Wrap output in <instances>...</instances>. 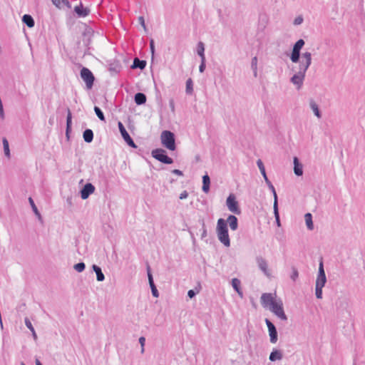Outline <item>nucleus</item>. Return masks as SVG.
I'll list each match as a JSON object with an SVG mask.
<instances>
[{"mask_svg": "<svg viewBox=\"0 0 365 365\" xmlns=\"http://www.w3.org/2000/svg\"><path fill=\"white\" fill-rule=\"evenodd\" d=\"M299 277V272L297 269L294 267L292 268V273L290 276L291 279L294 282Z\"/></svg>", "mask_w": 365, "mask_h": 365, "instance_id": "obj_45", "label": "nucleus"}, {"mask_svg": "<svg viewBox=\"0 0 365 365\" xmlns=\"http://www.w3.org/2000/svg\"><path fill=\"white\" fill-rule=\"evenodd\" d=\"M186 93L192 94L193 92V83L191 78H188L186 81Z\"/></svg>", "mask_w": 365, "mask_h": 365, "instance_id": "obj_37", "label": "nucleus"}, {"mask_svg": "<svg viewBox=\"0 0 365 365\" xmlns=\"http://www.w3.org/2000/svg\"><path fill=\"white\" fill-rule=\"evenodd\" d=\"M151 155L153 158L164 164H172L173 160L167 155V152L163 148H156L152 150Z\"/></svg>", "mask_w": 365, "mask_h": 365, "instance_id": "obj_3", "label": "nucleus"}, {"mask_svg": "<svg viewBox=\"0 0 365 365\" xmlns=\"http://www.w3.org/2000/svg\"><path fill=\"white\" fill-rule=\"evenodd\" d=\"M299 69L297 72H302L305 75L308 68L312 63V54L310 52H304L302 55V60L299 61Z\"/></svg>", "mask_w": 365, "mask_h": 365, "instance_id": "obj_6", "label": "nucleus"}, {"mask_svg": "<svg viewBox=\"0 0 365 365\" xmlns=\"http://www.w3.org/2000/svg\"><path fill=\"white\" fill-rule=\"evenodd\" d=\"M327 282L326 275H317L316 279V286L324 287Z\"/></svg>", "mask_w": 365, "mask_h": 365, "instance_id": "obj_34", "label": "nucleus"}, {"mask_svg": "<svg viewBox=\"0 0 365 365\" xmlns=\"http://www.w3.org/2000/svg\"><path fill=\"white\" fill-rule=\"evenodd\" d=\"M66 202L69 205H72V197H68L66 200Z\"/></svg>", "mask_w": 365, "mask_h": 365, "instance_id": "obj_61", "label": "nucleus"}, {"mask_svg": "<svg viewBox=\"0 0 365 365\" xmlns=\"http://www.w3.org/2000/svg\"><path fill=\"white\" fill-rule=\"evenodd\" d=\"M216 232L220 242L222 243L225 247H230V240L228 234L227 225L224 219H218L216 227Z\"/></svg>", "mask_w": 365, "mask_h": 365, "instance_id": "obj_1", "label": "nucleus"}, {"mask_svg": "<svg viewBox=\"0 0 365 365\" xmlns=\"http://www.w3.org/2000/svg\"><path fill=\"white\" fill-rule=\"evenodd\" d=\"M251 68L253 71V74L255 77L257 76V57L255 56L252 58L251 61Z\"/></svg>", "mask_w": 365, "mask_h": 365, "instance_id": "obj_36", "label": "nucleus"}, {"mask_svg": "<svg viewBox=\"0 0 365 365\" xmlns=\"http://www.w3.org/2000/svg\"><path fill=\"white\" fill-rule=\"evenodd\" d=\"M188 196V192L186 191V190H184L183 192H182L179 196V198L180 200H184L185 198H187Z\"/></svg>", "mask_w": 365, "mask_h": 365, "instance_id": "obj_54", "label": "nucleus"}, {"mask_svg": "<svg viewBox=\"0 0 365 365\" xmlns=\"http://www.w3.org/2000/svg\"><path fill=\"white\" fill-rule=\"evenodd\" d=\"M31 332H32L33 337L36 339L37 338V335L35 331V329H34V331H31Z\"/></svg>", "mask_w": 365, "mask_h": 365, "instance_id": "obj_63", "label": "nucleus"}, {"mask_svg": "<svg viewBox=\"0 0 365 365\" xmlns=\"http://www.w3.org/2000/svg\"><path fill=\"white\" fill-rule=\"evenodd\" d=\"M272 193H273V196H274L273 210H277V209H279L278 208V197H277L276 190H274V192H272Z\"/></svg>", "mask_w": 365, "mask_h": 365, "instance_id": "obj_42", "label": "nucleus"}, {"mask_svg": "<svg viewBox=\"0 0 365 365\" xmlns=\"http://www.w3.org/2000/svg\"><path fill=\"white\" fill-rule=\"evenodd\" d=\"M294 173L297 176H301L303 174L302 165L297 157L294 158Z\"/></svg>", "mask_w": 365, "mask_h": 365, "instance_id": "obj_18", "label": "nucleus"}, {"mask_svg": "<svg viewBox=\"0 0 365 365\" xmlns=\"http://www.w3.org/2000/svg\"><path fill=\"white\" fill-rule=\"evenodd\" d=\"M61 4H63L66 5V6H67L68 7L71 6H70V3H69V1L68 0H61Z\"/></svg>", "mask_w": 365, "mask_h": 365, "instance_id": "obj_60", "label": "nucleus"}, {"mask_svg": "<svg viewBox=\"0 0 365 365\" xmlns=\"http://www.w3.org/2000/svg\"><path fill=\"white\" fill-rule=\"evenodd\" d=\"M210 178L207 174L202 176V190L204 192L207 193L210 191Z\"/></svg>", "mask_w": 365, "mask_h": 365, "instance_id": "obj_22", "label": "nucleus"}, {"mask_svg": "<svg viewBox=\"0 0 365 365\" xmlns=\"http://www.w3.org/2000/svg\"><path fill=\"white\" fill-rule=\"evenodd\" d=\"M24 322H25V325L26 326V327L31 331H34V327L31 322V321L29 320V318L26 317L25 319H24Z\"/></svg>", "mask_w": 365, "mask_h": 365, "instance_id": "obj_43", "label": "nucleus"}, {"mask_svg": "<svg viewBox=\"0 0 365 365\" xmlns=\"http://www.w3.org/2000/svg\"><path fill=\"white\" fill-rule=\"evenodd\" d=\"M95 191V187L93 184L88 182L81 190V197L86 200Z\"/></svg>", "mask_w": 365, "mask_h": 365, "instance_id": "obj_11", "label": "nucleus"}, {"mask_svg": "<svg viewBox=\"0 0 365 365\" xmlns=\"http://www.w3.org/2000/svg\"><path fill=\"white\" fill-rule=\"evenodd\" d=\"M53 4L58 8L61 7V0H51Z\"/></svg>", "mask_w": 365, "mask_h": 365, "instance_id": "obj_58", "label": "nucleus"}, {"mask_svg": "<svg viewBox=\"0 0 365 365\" xmlns=\"http://www.w3.org/2000/svg\"><path fill=\"white\" fill-rule=\"evenodd\" d=\"M283 358L282 352L278 349H273L269 354V359L271 361L281 360Z\"/></svg>", "mask_w": 365, "mask_h": 365, "instance_id": "obj_21", "label": "nucleus"}, {"mask_svg": "<svg viewBox=\"0 0 365 365\" xmlns=\"http://www.w3.org/2000/svg\"><path fill=\"white\" fill-rule=\"evenodd\" d=\"M205 67H206L205 59H201V63L199 66V71L200 73H203L205 70Z\"/></svg>", "mask_w": 365, "mask_h": 365, "instance_id": "obj_48", "label": "nucleus"}, {"mask_svg": "<svg viewBox=\"0 0 365 365\" xmlns=\"http://www.w3.org/2000/svg\"><path fill=\"white\" fill-rule=\"evenodd\" d=\"M305 75L302 72H297L292 78L291 82L297 86V89H300L303 85Z\"/></svg>", "mask_w": 365, "mask_h": 365, "instance_id": "obj_12", "label": "nucleus"}, {"mask_svg": "<svg viewBox=\"0 0 365 365\" xmlns=\"http://www.w3.org/2000/svg\"><path fill=\"white\" fill-rule=\"evenodd\" d=\"M172 173H173V174L178 175H179V176H182V175H183V173H182L181 170H178V169H174V170H172Z\"/></svg>", "mask_w": 365, "mask_h": 365, "instance_id": "obj_57", "label": "nucleus"}, {"mask_svg": "<svg viewBox=\"0 0 365 365\" xmlns=\"http://www.w3.org/2000/svg\"><path fill=\"white\" fill-rule=\"evenodd\" d=\"M0 117L2 119L4 118L3 104H0Z\"/></svg>", "mask_w": 365, "mask_h": 365, "instance_id": "obj_59", "label": "nucleus"}, {"mask_svg": "<svg viewBox=\"0 0 365 365\" xmlns=\"http://www.w3.org/2000/svg\"><path fill=\"white\" fill-rule=\"evenodd\" d=\"M269 335L270 337V342L272 344H275L277 341V331L276 327L274 329H270L268 331Z\"/></svg>", "mask_w": 365, "mask_h": 365, "instance_id": "obj_33", "label": "nucleus"}, {"mask_svg": "<svg viewBox=\"0 0 365 365\" xmlns=\"http://www.w3.org/2000/svg\"><path fill=\"white\" fill-rule=\"evenodd\" d=\"M121 65L118 62H113L109 65L108 70L112 73H118L120 71Z\"/></svg>", "mask_w": 365, "mask_h": 365, "instance_id": "obj_28", "label": "nucleus"}, {"mask_svg": "<svg viewBox=\"0 0 365 365\" xmlns=\"http://www.w3.org/2000/svg\"><path fill=\"white\" fill-rule=\"evenodd\" d=\"M241 282L237 278H233L232 279V286L233 289L237 292L238 295L242 298L243 292L240 288Z\"/></svg>", "mask_w": 365, "mask_h": 365, "instance_id": "obj_19", "label": "nucleus"}, {"mask_svg": "<svg viewBox=\"0 0 365 365\" xmlns=\"http://www.w3.org/2000/svg\"><path fill=\"white\" fill-rule=\"evenodd\" d=\"M92 268H93V270L96 274L97 280L98 282H103L105 279V276L101 270V268L96 264H93L92 266Z\"/></svg>", "mask_w": 365, "mask_h": 365, "instance_id": "obj_24", "label": "nucleus"}, {"mask_svg": "<svg viewBox=\"0 0 365 365\" xmlns=\"http://www.w3.org/2000/svg\"><path fill=\"white\" fill-rule=\"evenodd\" d=\"M74 11L78 17H86L89 14L90 9L88 8H84L82 3H81L79 6H76L74 8Z\"/></svg>", "mask_w": 365, "mask_h": 365, "instance_id": "obj_14", "label": "nucleus"}, {"mask_svg": "<svg viewBox=\"0 0 365 365\" xmlns=\"http://www.w3.org/2000/svg\"><path fill=\"white\" fill-rule=\"evenodd\" d=\"M197 54L200 56L201 59H205V53H204L205 52V46H204V43L201 41H200L197 43Z\"/></svg>", "mask_w": 365, "mask_h": 365, "instance_id": "obj_32", "label": "nucleus"}, {"mask_svg": "<svg viewBox=\"0 0 365 365\" xmlns=\"http://www.w3.org/2000/svg\"><path fill=\"white\" fill-rule=\"evenodd\" d=\"M269 310L274 313L278 318L283 321L287 320V317L284 313L283 303L281 299L276 301L270 307Z\"/></svg>", "mask_w": 365, "mask_h": 365, "instance_id": "obj_5", "label": "nucleus"}, {"mask_svg": "<svg viewBox=\"0 0 365 365\" xmlns=\"http://www.w3.org/2000/svg\"><path fill=\"white\" fill-rule=\"evenodd\" d=\"M22 21L29 28L34 27L35 24L33 17L29 14H24L22 17Z\"/></svg>", "mask_w": 365, "mask_h": 365, "instance_id": "obj_26", "label": "nucleus"}, {"mask_svg": "<svg viewBox=\"0 0 365 365\" xmlns=\"http://www.w3.org/2000/svg\"><path fill=\"white\" fill-rule=\"evenodd\" d=\"M169 106L171 109V110L173 112L175 110V103L173 99H170L169 101Z\"/></svg>", "mask_w": 365, "mask_h": 365, "instance_id": "obj_56", "label": "nucleus"}, {"mask_svg": "<svg viewBox=\"0 0 365 365\" xmlns=\"http://www.w3.org/2000/svg\"><path fill=\"white\" fill-rule=\"evenodd\" d=\"M118 127L119 129V131L122 135V138L125 141V143L131 148H136L137 145L132 139V138L130 136L129 133L127 132L125 128L124 127L123 124L119 121L118 123Z\"/></svg>", "mask_w": 365, "mask_h": 365, "instance_id": "obj_8", "label": "nucleus"}, {"mask_svg": "<svg viewBox=\"0 0 365 365\" xmlns=\"http://www.w3.org/2000/svg\"><path fill=\"white\" fill-rule=\"evenodd\" d=\"M2 143H3L4 155L6 157H7L9 159L11 158V153H10L9 142L6 138H4L2 140Z\"/></svg>", "mask_w": 365, "mask_h": 365, "instance_id": "obj_30", "label": "nucleus"}, {"mask_svg": "<svg viewBox=\"0 0 365 365\" xmlns=\"http://www.w3.org/2000/svg\"><path fill=\"white\" fill-rule=\"evenodd\" d=\"M264 181L272 192H274L275 188L271 181L268 178L264 179Z\"/></svg>", "mask_w": 365, "mask_h": 365, "instance_id": "obj_46", "label": "nucleus"}, {"mask_svg": "<svg viewBox=\"0 0 365 365\" xmlns=\"http://www.w3.org/2000/svg\"><path fill=\"white\" fill-rule=\"evenodd\" d=\"M257 165L259 168L260 173H261L262 175L263 176L264 179L268 178L267 176L266 171H265L264 165L260 159H259L257 161Z\"/></svg>", "mask_w": 365, "mask_h": 365, "instance_id": "obj_35", "label": "nucleus"}, {"mask_svg": "<svg viewBox=\"0 0 365 365\" xmlns=\"http://www.w3.org/2000/svg\"><path fill=\"white\" fill-rule=\"evenodd\" d=\"M265 323L267 326L268 331L275 328L274 324L268 319H265Z\"/></svg>", "mask_w": 365, "mask_h": 365, "instance_id": "obj_49", "label": "nucleus"}, {"mask_svg": "<svg viewBox=\"0 0 365 365\" xmlns=\"http://www.w3.org/2000/svg\"><path fill=\"white\" fill-rule=\"evenodd\" d=\"M35 363H36V365H43L41 364V362L38 359H36Z\"/></svg>", "mask_w": 365, "mask_h": 365, "instance_id": "obj_62", "label": "nucleus"}, {"mask_svg": "<svg viewBox=\"0 0 365 365\" xmlns=\"http://www.w3.org/2000/svg\"><path fill=\"white\" fill-rule=\"evenodd\" d=\"M94 111L96 114V115L98 116V118L102 120V121H106V118H105V116H104V114L103 113V111L101 110V109L98 107V106H95L94 107Z\"/></svg>", "mask_w": 365, "mask_h": 365, "instance_id": "obj_38", "label": "nucleus"}, {"mask_svg": "<svg viewBox=\"0 0 365 365\" xmlns=\"http://www.w3.org/2000/svg\"><path fill=\"white\" fill-rule=\"evenodd\" d=\"M146 66V61L144 60H140L138 58H135L133 62V64L131 66V68L135 69V68H140V70H143Z\"/></svg>", "mask_w": 365, "mask_h": 365, "instance_id": "obj_20", "label": "nucleus"}, {"mask_svg": "<svg viewBox=\"0 0 365 365\" xmlns=\"http://www.w3.org/2000/svg\"><path fill=\"white\" fill-rule=\"evenodd\" d=\"M226 204L228 207V210L236 214L240 215L241 213V210L239 207L238 202L236 200V198L234 195L231 194L228 196L226 200Z\"/></svg>", "mask_w": 365, "mask_h": 365, "instance_id": "obj_9", "label": "nucleus"}, {"mask_svg": "<svg viewBox=\"0 0 365 365\" xmlns=\"http://www.w3.org/2000/svg\"><path fill=\"white\" fill-rule=\"evenodd\" d=\"M29 203L31 205V207L32 208V210L34 211V212L35 213V215H36V217H38V219L40 220V221H42V217H41V213L39 212L37 207L36 206L35 203H34V201L33 200V199L31 197H29Z\"/></svg>", "mask_w": 365, "mask_h": 365, "instance_id": "obj_31", "label": "nucleus"}, {"mask_svg": "<svg viewBox=\"0 0 365 365\" xmlns=\"http://www.w3.org/2000/svg\"><path fill=\"white\" fill-rule=\"evenodd\" d=\"M324 287H320V286H316L315 287V294H316V297L317 299H322V288Z\"/></svg>", "mask_w": 365, "mask_h": 365, "instance_id": "obj_40", "label": "nucleus"}, {"mask_svg": "<svg viewBox=\"0 0 365 365\" xmlns=\"http://www.w3.org/2000/svg\"><path fill=\"white\" fill-rule=\"evenodd\" d=\"M229 224L230 229L233 231L237 230L238 228V220L237 217L232 215H230L225 220Z\"/></svg>", "mask_w": 365, "mask_h": 365, "instance_id": "obj_16", "label": "nucleus"}, {"mask_svg": "<svg viewBox=\"0 0 365 365\" xmlns=\"http://www.w3.org/2000/svg\"><path fill=\"white\" fill-rule=\"evenodd\" d=\"M146 100V96L143 93H137L134 96L135 103L138 106L145 104Z\"/></svg>", "mask_w": 365, "mask_h": 365, "instance_id": "obj_23", "label": "nucleus"}, {"mask_svg": "<svg viewBox=\"0 0 365 365\" xmlns=\"http://www.w3.org/2000/svg\"><path fill=\"white\" fill-rule=\"evenodd\" d=\"M21 365H26V364L24 362H21Z\"/></svg>", "mask_w": 365, "mask_h": 365, "instance_id": "obj_64", "label": "nucleus"}, {"mask_svg": "<svg viewBox=\"0 0 365 365\" xmlns=\"http://www.w3.org/2000/svg\"><path fill=\"white\" fill-rule=\"evenodd\" d=\"M73 268L76 272H82L86 268V264L84 262H78L74 265Z\"/></svg>", "mask_w": 365, "mask_h": 365, "instance_id": "obj_39", "label": "nucleus"}, {"mask_svg": "<svg viewBox=\"0 0 365 365\" xmlns=\"http://www.w3.org/2000/svg\"><path fill=\"white\" fill-rule=\"evenodd\" d=\"M162 145L170 150L176 149L175 134L170 130H163L160 135Z\"/></svg>", "mask_w": 365, "mask_h": 365, "instance_id": "obj_2", "label": "nucleus"}, {"mask_svg": "<svg viewBox=\"0 0 365 365\" xmlns=\"http://www.w3.org/2000/svg\"><path fill=\"white\" fill-rule=\"evenodd\" d=\"M80 75L83 81L86 83V88L91 89L95 81L93 73L88 68L83 67L81 70Z\"/></svg>", "mask_w": 365, "mask_h": 365, "instance_id": "obj_4", "label": "nucleus"}, {"mask_svg": "<svg viewBox=\"0 0 365 365\" xmlns=\"http://www.w3.org/2000/svg\"><path fill=\"white\" fill-rule=\"evenodd\" d=\"M83 138L85 142L91 143L93 139V132L91 129H86L83 133Z\"/></svg>", "mask_w": 365, "mask_h": 365, "instance_id": "obj_27", "label": "nucleus"}, {"mask_svg": "<svg viewBox=\"0 0 365 365\" xmlns=\"http://www.w3.org/2000/svg\"><path fill=\"white\" fill-rule=\"evenodd\" d=\"M199 292V290L197 289V291H195L194 289H190L188 292H187V296L192 299V297H194L197 293Z\"/></svg>", "mask_w": 365, "mask_h": 365, "instance_id": "obj_51", "label": "nucleus"}, {"mask_svg": "<svg viewBox=\"0 0 365 365\" xmlns=\"http://www.w3.org/2000/svg\"><path fill=\"white\" fill-rule=\"evenodd\" d=\"M139 343L141 346V353H143L144 352V346H145V338L144 336H140L139 338Z\"/></svg>", "mask_w": 365, "mask_h": 365, "instance_id": "obj_47", "label": "nucleus"}, {"mask_svg": "<svg viewBox=\"0 0 365 365\" xmlns=\"http://www.w3.org/2000/svg\"><path fill=\"white\" fill-rule=\"evenodd\" d=\"M305 42L303 39H299L293 46V49L290 55V60L293 63H297L300 58V51L304 46Z\"/></svg>", "mask_w": 365, "mask_h": 365, "instance_id": "obj_7", "label": "nucleus"}, {"mask_svg": "<svg viewBox=\"0 0 365 365\" xmlns=\"http://www.w3.org/2000/svg\"><path fill=\"white\" fill-rule=\"evenodd\" d=\"M138 22L143 27L144 30L146 31V26L145 24V19L143 16L138 17Z\"/></svg>", "mask_w": 365, "mask_h": 365, "instance_id": "obj_53", "label": "nucleus"}, {"mask_svg": "<svg viewBox=\"0 0 365 365\" xmlns=\"http://www.w3.org/2000/svg\"><path fill=\"white\" fill-rule=\"evenodd\" d=\"M71 124H72V114L71 110L67 108V117H66V135L67 138H69V133L71 130Z\"/></svg>", "mask_w": 365, "mask_h": 365, "instance_id": "obj_17", "label": "nucleus"}, {"mask_svg": "<svg viewBox=\"0 0 365 365\" xmlns=\"http://www.w3.org/2000/svg\"><path fill=\"white\" fill-rule=\"evenodd\" d=\"M317 275H326L324 269V264L322 260L320 261L319 264V271Z\"/></svg>", "mask_w": 365, "mask_h": 365, "instance_id": "obj_44", "label": "nucleus"}, {"mask_svg": "<svg viewBox=\"0 0 365 365\" xmlns=\"http://www.w3.org/2000/svg\"><path fill=\"white\" fill-rule=\"evenodd\" d=\"M261 304L264 307H270L276 300L274 299L271 293H264L261 296Z\"/></svg>", "mask_w": 365, "mask_h": 365, "instance_id": "obj_13", "label": "nucleus"}, {"mask_svg": "<svg viewBox=\"0 0 365 365\" xmlns=\"http://www.w3.org/2000/svg\"><path fill=\"white\" fill-rule=\"evenodd\" d=\"M303 22V18L301 16H297L294 20V25H299Z\"/></svg>", "mask_w": 365, "mask_h": 365, "instance_id": "obj_52", "label": "nucleus"}, {"mask_svg": "<svg viewBox=\"0 0 365 365\" xmlns=\"http://www.w3.org/2000/svg\"><path fill=\"white\" fill-rule=\"evenodd\" d=\"M305 222L308 230H312L314 229V225L312 222V215L311 213H306L304 215Z\"/></svg>", "mask_w": 365, "mask_h": 365, "instance_id": "obj_29", "label": "nucleus"}, {"mask_svg": "<svg viewBox=\"0 0 365 365\" xmlns=\"http://www.w3.org/2000/svg\"><path fill=\"white\" fill-rule=\"evenodd\" d=\"M256 262L257 263V265L259 268L266 274L269 275L268 274V265L267 261L262 257H257Z\"/></svg>", "mask_w": 365, "mask_h": 365, "instance_id": "obj_15", "label": "nucleus"}, {"mask_svg": "<svg viewBox=\"0 0 365 365\" xmlns=\"http://www.w3.org/2000/svg\"><path fill=\"white\" fill-rule=\"evenodd\" d=\"M150 51L152 53V55L153 56L154 53H155V46H154V41L153 39H151L150 41Z\"/></svg>", "mask_w": 365, "mask_h": 365, "instance_id": "obj_55", "label": "nucleus"}, {"mask_svg": "<svg viewBox=\"0 0 365 365\" xmlns=\"http://www.w3.org/2000/svg\"><path fill=\"white\" fill-rule=\"evenodd\" d=\"M273 211H274V215L277 225L278 227H280L281 222H280V219H279V209L273 210Z\"/></svg>", "mask_w": 365, "mask_h": 365, "instance_id": "obj_41", "label": "nucleus"}, {"mask_svg": "<svg viewBox=\"0 0 365 365\" xmlns=\"http://www.w3.org/2000/svg\"><path fill=\"white\" fill-rule=\"evenodd\" d=\"M309 106L311 108V109L313 110L314 115L318 118H322V113L319 109V107H318V105L317 104V103L313 100V99H311L309 101Z\"/></svg>", "mask_w": 365, "mask_h": 365, "instance_id": "obj_25", "label": "nucleus"}, {"mask_svg": "<svg viewBox=\"0 0 365 365\" xmlns=\"http://www.w3.org/2000/svg\"><path fill=\"white\" fill-rule=\"evenodd\" d=\"M202 235H201V237L204 238V237H205L207 236V229H206V227H205V224L203 220H202Z\"/></svg>", "mask_w": 365, "mask_h": 365, "instance_id": "obj_50", "label": "nucleus"}, {"mask_svg": "<svg viewBox=\"0 0 365 365\" xmlns=\"http://www.w3.org/2000/svg\"><path fill=\"white\" fill-rule=\"evenodd\" d=\"M146 269H147L148 278L149 284H150V287L151 289L152 294L155 297H158L159 292H158V291L156 288V286L154 283L153 274L151 273V269L148 264H147Z\"/></svg>", "mask_w": 365, "mask_h": 365, "instance_id": "obj_10", "label": "nucleus"}]
</instances>
